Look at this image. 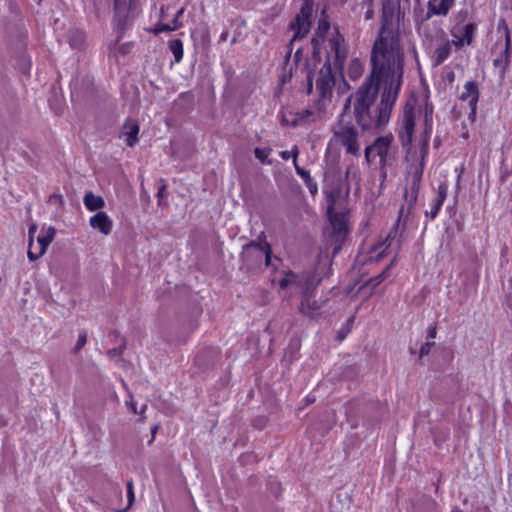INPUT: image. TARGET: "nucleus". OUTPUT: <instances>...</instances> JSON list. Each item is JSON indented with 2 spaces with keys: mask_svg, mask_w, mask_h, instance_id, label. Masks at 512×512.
Listing matches in <instances>:
<instances>
[{
  "mask_svg": "<svg viewBox=\"0 0 512 512\" xmlns=\"http://www.w3.org/2000/svg\"><path fill=\"white\" fill-rule=\"evenodd\" d=\"M146 407H147L146 405H143V407H142V409H141V412H140V413H143V412H144V410L146 409Z\"/></svg>",
  "mask_w": 512,
  "mask_h": 512,
  "instance_id": "nucleus-53",
  "label": "nucleus"
},
{
  "mask_svg": "<svg viewBox=\"0 0 512 512\" xmlns=\"http://www.w3.org/2000/svg\"><path fill=\"white\" fill-rule=\"evenodd\" d=\"M320 283V278L315 274L309 273L304 276L302 284V298L312 297L313 291L317 288Z\"/></svg>",
  "mask_w": 512,
  "mask_h": 512,
  "instance_id": "nucleus-23",
  "label": "nucleus"
},
{
  "mask_svg": "<svg viewBox=\"0 0 512 512\" xmlns=\"http://www.w3.org/2000/svg\"><path fill=\"white\" fill-rule=\"evenodd\" d=\"M409 208H411V204L409 205ZM403 213L404 208L402 207L399 211V216L396 224H401V222H403L402 224H407L409 221H411V219L409 218L410 209H408V213L405 216L403 215Z\"/></svg>",
  "mask_w": 512,
  "mask_h": 512,
  "instance_id": "nucleus-41",
  "label": "nucleus"
},
{
  "mask_svg": "<svg viewBox=\"0 0 512 512\" xmlns=\"http://www.w3.org/2000/svg\"><path fill=\"white\" fill-rule=\"evenodd\" d=\"M511 35L509 28L505 26V48L501 55L493 60V65L497 68H501L503 72L510 65V55H511Z\"/></svg>",
  "mask_w": 512,
  "mask_h": 512,
  "instance_id": "nucleus-19",
  "label": "nucleus"
},
{
  "mask_svg": "<svg viewBox=\"0 0 512 512\" xmlns=\"http://www.w3.org/2000/svg\"><path fill=\"white\" fill-rule=\"evenodd\" d=\"M330 29V23L327 19L321 18L318 22L315 36L311 39V57L306 60L307 69V93L310 94L313 90V68L311 65L316 67L321 61V46L326 38V35Z\"/></svg>",
  "mask_w": 512,
  "mask_h": 512,
  "instance_id": "nucleus-8",
  "label": "nucleus"
},
{
  "mask_svg": "<svg viewBox=\"0 0 512 512\" xmlns=\"http://www.w3.org/2000/svg\"><path fill=\"white\" fill-rule=\"evenodd\" d=\"M130 5L126 1L114 0V27L118 33V39L122 38L129 20Z\"/></svg>",
  "mask_w": 512,
  "mask_h": 512,
  "instance_id": "nucleus-12",
  "label": "nucleus"
},
{
  "mask_svg": "<svg viewBox=\"0 0 512 512\" xmlns=\"http://www.w3.org/2000/svg\"><path fill=\"white\" fill-rule=\"evenodd\" d=\"M436 337V327H429L427 331V338L434 339Z\"/></svg>",
  "mask_w": 512,
  "mask_h": 512,
  "instance_id": "nucleus-44",
  "label": "nucleus"
},
{
  "mask_svg": "<svg viewBox=\"0 0 512 512\" xmlns=\"http://www.w3.org/2000/svg\"><path fill=\"white\" fill-rule=\"evenodd\" d=\"M169 49L172 52L174 56V60L176 63H179L182 61L184 56V50H183V42L180 39H173L170 40L168 43Z\"/></svg>",
  "mask_w": 512,
  "mask_h": 512,
  "instance_id": "nucleus-29",
  "label": "nucleus"
},
{
  "mask_svg": "<svg viewBox=\"0 0 512 512\" xmlns=\"http://www.w3.org/2000/svg\"><path fill=\"white\" fill-rule=\"evenodd\" d=\"M296 173L301 177L310 194L315 196L318 193L317 182L311 177L309 171L295 164Z\"/></svg>",
  "mask_w": 512,
  "mask_h": 512,
  "instance_id": "nucleus-24",
  "label": "nucleus"
},
{
  "mask_svg": "<svg viewBox=\"0 0 512 512\" xmlns=\"http://www.w3.org/2000/svg\"><path fill=\"white\" fill-rule=\"evenodd\" d=\"M125 348H126V341L123 340L122 345L120 347H118V348L110 349L108 351V355L111 356V357L120 356L124 352Z\"/></svg>",
  "mask_w": 512,
  "mask_h": 512,
  "instance_id": "nucleus-40",
  "label": "nucleus"
},
{
  "mask_svg": "<svg viewBox=\"0 0 512 512\" xmlns=\"http://www.w3.org/2000/svg\"><path fill=\"white\" fill-rule=\"evenodd\" d=\"M97 228H99L100 232L104 235H108L110 234L111 232V227L112 226H96Z\"/></svg>",
  "mask_w": 512,
  "mask_h": 512,
  "instance_id": "nucleus-45",
  "label": "nucleus"
},
{
  "mask_svg": "<svg viewBox=\"0 0 512 512\" xmlns=\"http://www.w3.org/2000/svg\"><path fill=\"white\" fill-rule=\"evenodd\" d=\"M394 137L391 133L378 136L364 150L365 161L369 166H373L379 171L384 181L387 177V167L394 160L391 152Z\"/></svg>",
  "mask_w": 512,
  "mask_h": 512,
  "instance_id": "nucleus-2",
  "label": "nucleus"
},
{
  "mask_svg": "<svg viewBox=\"0 0 512 512\" xmlns=\"http://www.w3.org/2000/svg\"><path fill=\"white\" fill-rule=\"evenodd\" d=\"M166 188H167L166 184H165V183H163V184L159 187V189H158V191H157V198H158V204H159V205H163V204L165 203V198H166V195H165V193H166Z\"/></svg>",
  "mask_w": 512,
  "mask_h": 512,
  "instance_id": "nucleus-39",
  "label": "nucleus"
},
{
  "mask_svg": "<svg viewBox=\"0 0 512 512\" xmlns=\"http://www.w3.org/2000/svg\"><path fill=\"white\" fill-rule=\"evenodd\" d=\"M139 124L136 120L127 118L124 122L120 135V138H125L126 145L134 147L139 141Z\"/></svg>",
  "mask_w": 512,
  "mask_h": 512,
  "instance_id": "nucleus-17",
  "label": "nucleus"
},
{
  "mask_svg": "<svg viewBox=\"0 0 512 512\" xmlns=\"http://www.w3.org/2000/svg\"><path fill=\"white\" fill-rule=\"evenodd\" d=\"M313 0H304L299 13L290 24V29L294 31L293 40L305 37L312 24Z\"/></svg>",
  "mask_w": 512,
  "mask_h": 512,
  "instance_id": "nucleus-9",
  "label": "nucleus"
},
{
  "mask_svg": "<svg viewBox=\"0 0 512 512\" xmlns=\"http://www.w3.org/2000/svg\"><path fill=\"white\" fill-rule=\"evenodd\" d=\"M335 87V75L329 59L323 64L316 78V95L314 107L319 112H323L331 102L333 90Z\"/></svg>",
  "mask_w": 512,
  "mask_h": 512,
  "instance_id": "nucleus-5",
  "label": "nucleus"
},
{
  "mask_svg": "<svg viewBox=\"0 0 512 512\" xmlns=\"http://www.w3.org/2000/svg\"><path fill=\"white\" fill-rule=\"evenodd\" d=\"M228 36H229L228 31H223V32L220 34L219 42H225V41L227 40Z\"/></svg>",
  "mask_w": 512,
  "mask_h": 512,
  "instance_id": "nucleus-46",
  "label": "nucleus"
},
{
  "mask_svg": "<svg viewBox=\"0 0 512 512\" xmlns=\"http://www.w3.org/2000/svg\"><path fill=\"white\" fill-rule=\"evenodd\" d=\"M33 251H37V245L35 244V247L33 248Z\"/></svg>",
  "mask_w": 512,
  "mask_h": 512,
  "instance_id": "nucleus-58",
  "label": "nucleus"
},
{
  "mask_svg": "<svg viewBox=\"0 0 512 512\" xmlns=\"http://www.w3.org/2000/svg\"><path fill=\"white\" fill-rule=\"evenodd\" d=\"M272 152V149L267 147V148H259V147H256L254 149V155L255 157L260 160L262 163H266L267 162V158L268 156L270 155V153Z\"/></svg>",
  "mask_w": 512,
  "mask_h": 512,
  "instance_id": "nucleus-34",
  "label": "nucleus"
},
{
  "mask_svg": "<svg viewBox=\"0 0 512 512\" xmlns=\"http://www.w3.org/2000/svg\"><path fill=\"white\" fill-rule=\"evenodd\" d=\"M340 336H341V339L345 338V335H343V333H340Z\"/></svg>",
  "mask_w": 512,
  "mask_h": 512,
  "instance_id": "nucleus-57",
  "label": "nucleus"
},
{
  "mask_svg": "<svg viewBox=\"0 0 512 512\" xmlns=\"http://www.w3.org/2000/svg\"><path fill=\"white\" fill-rule=\"evenodd\" d=\"M340 336H341V339L345 338V335H343V333H340Z\"/></svg>",
  "mask_w": 512,
  "mask_h": 512,
  "instance_id": "nucleus-55",
  "label": "nucleus"
},
{
  "mask_svg": "<svg viewBox=\"0 0 512 512\" xmlns=\"http://www.w3.org/2000/svg\"><path fill=\"white\" fill-rule=\"evenodd\" d=\"M432 119L429 118L428 113L425 114V127L422 133V145H421V152L423 154L427 153L428 147H429V141L432 134Z\"/></svg>",
  "mask_w": 512,
  "mask_h": 512,
  "instance_id": "nucleus-28",
  "label": "nucleus"
},
{
  "mask_svg": "<svg viewBox=\"0 0 512 512\" xmlns=\"http://www.w3.org/2000/svg\"><path fill=\"white\" fill-rule=\"evenodd\" d=\"M279 154H280V157L286 161L289 160L291 155L293 154L294 165L297 164L296 160H297V157L299 154V150H298L297 146H294L291 152L290 151H281Z\"/></svg>",
  "mask_w": 512,
  "mask_h": 512,
  "instance_id": "nucleus-37",
  "label": "nucleus"
},
{
  "mask_svg": "<svg viewBox=\"0 0 512 512\" xmlns=\"http://www.w3.org/2000/svg\"><path fill=\"white\" fill-rule=\"evenodd\" d=\"M132 410H133L134 413H137L136 407L133 404H132Z\"/></svg>",
  "mask_w": 512,
  "mask_h": 512,
  "instance_id": "nucleus-54",
  "label": "nucleus"
},
{
  "mask_svg": "<svg viewBox=\"0 0 512 512\" xmlns=\"http://www.w3.org/2000/svg\"><path fill=\"white\" fill-rule=\"evenodd\" d=\"M133 43L132 42H126L120 45L119 52L123 55L128 54L132 49Z\"/></svg>",
  "mask_w": 512,
  "mask_h": 512,
  "instance_id": "nucleus-42",
  "label": "nucleus"
},
{
  "mask_svg": "<svg viewBox=\"0 0 512 512\" xmlns=\"http://www.w3.org/2000/svg\"><path fill=\"white\" fill-rule=\"evenodd\" d=\"M397 235L398 226H394L383 240L373 246L372 253L375 254L376 261H379L384 256L385 251L392 245Z\"/></svg>",
  "mask_w": 512,
  "mask_h": 512,
  "instance_id": "nucleus-18",
  "label": "nucleus"
},
{
  "mask_svg": "<svg viewBox=\"0 0 512 512\" xmlns=\"http://www.w3.org/2000/svg\"><path fill=\"white\" fill-rule=\"evenodd\" d=\"M350 233L349 226H324L323 238L326 248H332L331 255L335 257Z\"/></svg>",
  "mask_w": 512,
  "mask_h": 512,
  "instance_id": "nucleus-10",
  "label": "nucleus"
},
{
  "mask_svg": "<svg viewBox=\"0 0 512 512\" xmlns=\"http://www.w3.org/2000/svg\"><path fill=\"white\" fill-rule=\"evenodd\" d=\"M360 128L351 120L340 119L332 130L331 141L345 150V153L354 157L361 154Z\"/></svg>",
  "mask_w": 512,
  "mask_h": 512,
  "instance_id": "nucleus-3",
  "label": "nucleus"
},
{
  "mask_svg": "<svg viewBox=\"0 0 512 512\" xmlns=\"http://www.w3.org/2000/svg\"><path fill=\"white\" fill-rule=\"evenodd\" d=\"M363 73V65L357 58L352 59L348 67V76L352 80H357Z\"/></svg>",
  "mask_w": 512,
  "mask_h": 512,
  "instance_id": "nucleus-30",
  "label": "nucleus"
},
{
  "mask_svg": "<svg viewBox=\"0 0 512 512\" xmlns=\"http://www.w3.org/2000/svg\"><path fill=\"white\" fill-rule=\"evenodd\" d=\"M372 1H373V0H362V1H361V3H362V4H367V5H369V6H370V5H371V3H372Z\"/></svg>",
  "mask_w": 512,
  "mask_h": 512,
  "instance_id": "nucleus-50",
  "label": "nucleus"
},
{
  "mask_svg": "<svg viewBox=\"0 0 512 512\" xmlns=\"http://www.w3.org/2000/svg\"><path fill=\"white\" fill-rule=\"evenodd\" d=\"M372 14H373L372 10H368V11L366 12V17H365V18H366V19H370V18L372 17Z\"/></svg>",
  "mask_w": 512,
  "mask_h": 512,
  "instance_id": "nucleus-49",
  "label": "nucleus"
},
{
  "mask_svg": "<svg viewBox=\"0 0 512 512\" xmlns=\"http://www.w3.org/2000/svg\"><path fill=\"white\" fill-rule=\"evenodd\" d=\"M476 30H477L476 23H474V22L467 23L463 27L462 34L460 37H457L456 35H454V37H456V40H452V43H454V45L457 48H461L464 45H471L473 38L475 36Z\"/></svg>",
  "mask_w": 512,
  "mask_h": 512,
  "instance_id": "nucleus-20",
  "label": "nucleus"
},
{
  "mask_svg": "<svg viewBox=\"0 0 512 512\" xmlns=\"http://www.w3.org/2000/svg\"><path fill=\"white\" fill-rule=\"evenodd\" d=\"M448 194V184L443 182L438 185V195L430 204V211H426V215H430L433 219L439 212Z\"/></svg>",
  "mask_w": 512,
  "mask_h": 512,
  "instance_id": "nucleus-21",
  "label": "nucleus"
},
{
  "mask_svg": "<svg viewBox=\"0 0 512 512\" xmlns=\"http://www.w3.org/2000/svg\"><path fill=\"white\" fill-rule=\"evenodd\" d=\"M458 98L460 101L468 103V119L472 122L475 121L480 98L479 83L475 80L466 81Z\"/></svg>",
  "mask_w": 512,
  "mask_h": 512,
  "instance_id": "nucleus-11",
  "label": "nucleus"
},
{
  "mask_svg": "<svg viewBox=\"0 0 512 512\" xmlns=\"http://www.w3.org/2000/svg\"><path fill=\"white\" fill-rule=\"evenodd\" d=\"M87 342V332L82 331L78 335V340L76 342V345L73 348V352L77 354L86 344Z\"/></svg>",
  "mask_w": 512,
  "mask_h": 512,
  "instance_id": "nucleus-35",
  "label": "nucleus"
},
{
  "mask_svg": "<svg viewBox=\"0 0 512 512\" xmlns=\"http://www.w3.org/2000/svg\"><path fill=\"white\" fill-rule=\"evenodd\" d=\"M340 336H341V339L345 338V335H343V333H340Z\"/></svg>",
  "mask_w": 512,
  "mask_h": 512,
  "instance_id": "nucleus-56",
  "label": "nucleus"
},
{
  "mask_svg": "<svg viewBox=\"0 0 512 512\" xmlns=\"http://www.w3.org/2000/svg\"><path fill=\"white\" fill-rule=\"evenodd\" d=\"M297 276L293 272H289L286 277L280 280L279 286L281 289H285L290 284L294 283L296 281Z\"/></svg>",
  "mask_w": 512,
  "mask_h": 512,
  "instance_id": "nucleus-36",
  "label": "nucleus"
},
{
  "mask_svg": "<svg viewBox=\"0 0 512 512\" xmlns=\"http://www.w3.org/2000/svg\"><path fill=\"white\" fill-rule=\"evenodd\" d=\"M312 297H303L300 304V311L309 317L314 316L321 308L322 304L311 299Z\"/></svg>",
  "mask_w": 512,
  "mask_h": 512,
  "instance_id": "nucleus-26",
  "label": "nucleus"
},
{
  "mask_svg": "<svg viewBox=\"0 0 512 512\" xmlns=\"http://www.w3.org/2000/svg\"><path fill=\"white\" fill-rule=\"evenodd\" d=\"M371 72L345 102L361 132L386 126L403 83L404 52L398 36L382 27L371 51Z\"/></svg>",
  "mask_w": 512,
  "mask_h": 512,
  "instance_id": "nucleus-1",
  "label": "nucleus"
},
{
  "mask_svg": "<svg viewBox=\"0 0 512 512\" xmlns=\"http://www.w3.org/2000/svg\"><path fill=\"white\" fill-rule=\"evenodd\" d=\"M39 226H29L28 230V251L27 256L30 261H36L41 258L47 251L48 246L53 241L56 230L53 226L44 228L38 232Z\"/></svg>",
  "mask_w": 512,
  "mask_h": 512,
  "instance_id": "nucleus-7",
  "label": "nucleus"
},
{
  "mask_svg": "<svg viewBox=\"0 0 512 512\" xmlns=\"http://www.w3.org/2000/svg\"><path fill=\"white\" fill-rule=\"evenodd\" d=\"M85 207L89 211H97L104 206V200L101 196L95 195L93 192H86L83 199Z\"/></svg>",
  "mask_w": 512,
  "mask_h": 512,
  "instance_id": "nucleus-25",
  "label": "nucleus"
},
{
  "mask_svg": "<svg viewBox=\"0 0 512 512\" xmlns=\"http://www.w3.org/2000/svg\"><path fill=\"white\" fill-rule=\"evenodd\" d=\"M422 173H423V166H421L419 169H416L414 174L417 179H420L422 177Z\"/></svg>",
  "mask_w": 512,
  "mask_h": 512,
  "instance_id": "nucleus-48",
  "label": "nucleus"
},
{
  "mask_svg": "<svg viewBox=\"0 0 512 512\" xmlns=\"http://www.w3.org/2000/svg\"><path fill=\"white\" fill-rule=\"evenodd\" d=\"M395 260H392L381 273L376 275L375 277L370 278L364 285L371 286L372 289L376 288L379 284H381L385 279L389 277L390 270L394 266Z\"/></svg>",
  "mask_w": 512,
  "mask_h": 512,
  "instance_id": "nucleus-27",
  "label": "nucleus"
},
{
  "mask_svg": "<svg viewBox=\"0 0 512 512\" xmlns=\"http://www.w3.org/2000/svg\"><path fill=\"white\" fill-rule=\"evenodd\" d=\"M320 113L317 110V113L312 109H304L296 114H294L293 119L291 121L282 119V123H286L292 127L298 126H307L313 122H316L320 118Z\"/></svg>",
  "mask_w": 512,
  "mask_h": 512,
  "instance_id": "nucleus-16",
  "label": "nucleus"
},
{
  "mask_svg": "<svg viewBox=\"0 0 512 512\" xmlns=\"http://www.w3.org/2000/svg\"><path fill=\"white\" fill-rule=\"evenodd\" d=\"M452 45H454V43L447 40L435 48L432 56V61L435 66L441 65L448 59L452 51Z\"/></svg>",
  "mask_w": 512,
  "mask_h": 512,
  "instance_id": "nucleus-22",
  "label": "nucleus"
},
{
  "mask_svg": "<svg viewBox=\"0 0 512 512\" xmlns=\"http://www.w3.org/2000/svg\"><path fill=\"white\" fill-rule=\"evenodd\" d=\"M451 512H462L459 508H454Z\"/></svg>",
  "mask_w": 512,
  "mask_h": 512,
  "instance_id": "nucleus-52",
  "label": "nucleus"
},
{
  "mask_svg": "<svg viewBox=\"0 0 512 512\" xmlns=\"http://www.w3.org/2000/svg\"><path fill=\"white\" fill-rule=\"evenodd\" d=\"M91 225H105V224H111L109 221V217L104 212H98L94 216L90 218Z\"/></svg>",
  "mask_w": 512,
  "mask_h": 512,
  "instance_id": "nucleus-32",
  "label": "nucleus"
},
{
  "mask_svg": "<svg viewBox=\"0 0 512 512\" xmlns=\"http://www.w3.org/2000/svg\"><path fill=\"white\" fill-rule=\"evenodd\" d=\"M434 342L427 341L423 343L419 350V357L422 358L430 353L432 346H434Z\"/></svg>",
  "mask_w": 512,
  "mask_h": 512,
  "instance_id": "nucleus-38",
  "label": "nucleus"
},
{
  "mask_svg": "<svg viewBox=\"0 0 512 512\" xmlns=\"http://www.w3.org/2000/svg\"><path fill=\"white\" fill-rule=\"evenodd\" d=\"M182 26H183V24H177V25L171 26L170 24L158 22V23L155 24L153 32H154V34L158 35L160 33L171 32V31H174V30H178Z\"/></svg>",
  "mask_w": 512,
  "mask_h": 512,
  "instance_id": "nucleus-31",
  "label": "nucleus"
},
{
  "mask_svg": "<svg viewBox=\"0 0 512 512\" xmlns=\"http://www.w3.org/2000/svg\"><path fill=\"white\" fill-rule=\"evenodd\" d=\"M127 497H128V505L124 509L118 510V512H127L129 508L133 505L135 500L133 481L129 480L127 482Z\"/></svg>",
  "mask_w": 512,
  "mask_h": 512,
  "instance_id": "nucleus-33",
  "label": "nucleus"
},
{
  "mask_svg": "<svg viewBox=\"0 0 512 512\" xmlns=\"http://www.w3.org/2000/svg\"><path fill=\"white\" fill-rule=\"evenodd\" d=\"M415 114L412 110L404 113L402 128L399 131V140L403 147L412 144L414 130H415Z\"/></svg>",
  "mask_w": 512,
  "mask_h": 512,
  "instance_id": "nucleus-14",
  "label": "nucleus"
},
{
  "mask_svg": "<svg viewBox=\"0 0 512 512\" xmlns=\"http://www.w3.org/2000/svg\"><path fill=\"white\" fill-rule=\"evenodd\" d=\"M184 13V9L181 8L175 15L174 19H173V25H177V24H182L180 21H179V18L182 16V14Z\"/></svg>",
  "mask_w": 512,
  "mask_h": 512,
  "instance_id": "nucleus-43",
  "label": "nucleus"
},
{
  "mask_svg": "<svg viewBox=\"0 0 512 512\" xmlns=\"http://www.w3.org/2000/svg\"><path fill=\"white\" fill-rule=\"evenodd\" d=\"M158 428H159V427H158V425H155L154 427H152V428H151V435H152V438H151V440H150V443L154 440L155 435H156V433H157V431H158Z\"/></svg>",
  "mask_w": 512,
  "mask_h": 512,
  "instance_id": "nucleus-47",
  "label": "nucleus"
},
{
  "mask_svg": "<svg viewBox=\"0 0 512 512\" xmlns=\"http://www.w3.org/2000/svg\"><path fill=\"white\" fill-rule=\"evenodd\" d=\"M454 5L455 0H428L425 19L428 20L434 16L445 17Z\"/></svg>",
  "mask_w": 512,
  "mask_h": 512,
  "instance_id": "nucleus-15",
  "label": "nucleus"
},
{
  "mask_svg": "<svg viewBox=\"0 0 512 512\" xmlns=\"http://www.w3.org/2000/svg\"><path fill=\"white\" fill-rule=\"evenodd\" d=\"M329 46L334 53V65L339 69L343 68L344 62L347 58V48L343 35L336 30L329 39Z\"/></svg>",
  "mask_w": 512,
  "mask_h": 512,
  "instance_id": "nucleus-13",
  "label": "nucleus"
},
{
  "mask_svg": "<svg viewBox=\"0 0 512 512\" xmlns=\"http://www.w3.org/2000/svg\"><path fill=\"white\" fill-rule=\"evenodd\" d=\"M262 237L265 238L263 232H261L258 241H251L243 247L241 258L243 267L247 271L259 268L263 262L266 267L274 266L271 246Z\"/></svg>",
  "mask_w": 512,
  "mask_h": 512,
  "instance_id": "nucleus-4",
  "label": "nucleus"
},
{
  "mask_svg": "<svg viewBox=\"0 0 512 512\" xmlns=\"http://www.w3.org/2000/svg\"><path fill=\"white\" fill-rule=\"evenodd\" d=\"M300 53H301V50H300V49H298V50L296 51V53H295V57H296V58H298V57H299V55H300Z\"/></svg>",
  "mask_w": 512,
  "mask_h": 512,
  "instance_id": "nucleus-51",
  "label": "nucleus"
},
{
  "mask_svg": "<svg viewBox=\"0 0 512 512\" xmlns=\"http://www.w3.org/2000/svg\"><path fill=\"white\" fill-rule=\"evenodd\" d=\"M327 217L330 224H347L349 220V196L341 189L326 192Z\"/></svg>",
  "mask_w": 512,
  "mask_h": 512,
  "instance_id": "nucleus-6",
  "label": "nucleus"
}]
</instances>
